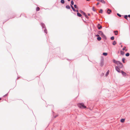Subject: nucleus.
I'll use <instances>...</instances> for the list:
<instances>
[{"label": "nucleus", "mask_w": 130, "mask_h": 130, "mask_svg": "<svg viewBox=\"0 0 130 130\" xmlns=\"http://www.w3.org/2000/svg\"><path fill=\"white\" fill-rule=\"evenodd\" d=\"M77 106L80 108L81 109H84L86 108V107L85 106L84 103H80L77 104Z\"/></svg>", "instance_id": "obj_1"}, {"label": "nucleus", "mask_w": 130, "mask_h": 130, "mask_svg": "<svg viewBox=\"0 0 130 130\" xmlns=\"http://www.w3.org/2000/svg\"><path fill=\"white\" fill-rule=\"evenodd\" d=\"M118 66L120 68H122L123 67V64L122 63L119 61H117L116 62Z\"/></svg>", "instance_id": "obj_2"}, {"label": "nucleus", "mask_w": 130, "mask_h": 130, "mask_svg": "<svg viewBox=\"0 0 130 130\" xmlns=\"http://www.w3.org/2000/svg\"><path fill=\"white\" fill-rule=\"evenodd\" d=\"M80 11L84 15L86 18H87L88 17L85 12L81 10H80Z\"/></svg>", "instance_id": "obj_3"}, {"label": "nucleus", "mask_w": 130, "mask_h": 130, "mask_svg": "<svg viewBox=\"0 0 130 130\" xmlns=\"http://www.w3.org/2000/svg\"><path fill=\"white\" fill-rule=\"evenodd\" d=\"M99 34H100V35H101L102 37H106L104 35V34L101 31H99Z\"/></svg>", "instance_id": "obj_4"}, {"label": "nucleus", "mask_w": 130, "mask_h": 130, "mask_svg": "<svg viewBox=\"0 0 130 130\" xmlns=\"http://www.w3.org/2000/svg\"><path fill=\"white\" fill-rule=\"evenodd\" d=\"M116 70L119 72H120V69L117 66L115 67Z\"/></svg>", "instance_id": "obj_5"}, {"label": "nucleus", "mask_w": 130, "mask_h": 130, "mask_svg": "<svg viewBox=\"0 0 130 130\" xmlns=\"http://www.w3.org/2000/svg\"><path fill=\"white\" fill-rule=\"evenodd\" d=\"M54 115V114H53L52 118L53 119H54V118H55L56 117L58 116V115Z\"/></svg>", "instance_id": "obj_6"}, {"label": "nucleus", "mask_w": 130, "mask_h": 130, "mask_svg": "<svg viewBox=\"0 0 130 130\" xmlns=\"http://www.w3.org/2000/svg\"><path fill=\"white\" fill-rule=\"evenodd\" d=\"M98 27L99 29H100L102 28V26L99 24H98Z\"/></svg>", "instance_id": "obj_7"}, {"label": "nucleus", "mask_w": 130, "mask_h": 130, "mask_svg": "<svg viewBox=\"0 0 130 130\" xmlns=\"http://www.w3.org/2000/svg\"><path fill=\"white\" fill-rule=\"evenodd\" d=\"M121 72L122 73V74L123 75L126 76V73L124 72L123 71H121Z\"/></svg>", "instance_id": "obj_8"}, {"label": "nucleus", "mask_w": 130, "mask_h": 130, "mask_svg": "<svg viewBox=\"0 0 130 130\" xmlns=\"http://www.w3.org/2000/svg\"><path fill=\"white\" fill-rule=\"evenodd\" d=\"M111 12V10L110 9H108L107 10V13L108 14H110V13Z\"/></svg>", "instance_id": "obj_9"}, {"label": "nucleus", "mask_w": 130, "mask_h": 130, "mask_svg": "<svg viewBox=\"0 0 130 130\" xmlns=\"http://www.w3.org/2000/svg\"><path fill=\"white\" fill-rule=\"evenodd\" d=\"M125 119L122 118L121 119L120 122L122 123H123L125 121Z\"/></svg>", "instance_id": "obj_10"}, {"label": "nucleus", "mask_w": 130, "mask_h": 130, "mask_svg": "<svg viewBox=\"0 0 130 130\" xmlns=\"http://www.w3.org/2000/svg\"><path fill=\"white\" fill-rule=\"evenodd\" d=\"M120 53L122 55H123L124 54V53L122 51H120Z\"/></svg>", "instance_id": "obj_11"}, {"label": "nucleus", "mask_w": 130, "mask_h": 130, "mask_svg": "<svg viewBox=\"0 0 130 130\" xmlns=\"http://www.w3.org/2000/svg\"><path fill=\"white\" fill-rule=\"evenodd\" d=\"M99 2L103 4H105V2L103 0H100Z\"/></svg>", "instance_id": "obj_12"}, {"label": "nucleus", "mask_w": 130, "mask_h": 130, "mask_svg": "<svg viewBox=\"0 0 130 130\" xmlns=\"http://www.w3.org/2000/svg\"><path fill=\"white\" fill-rule=\"evenodd\" d=\"M115 34L116 35H117L118 34V31L117 30L115 31H114Z\"/></svg>", "instance_id": "obj_13"}, {"label": "nucleus", "mask_w": 130, "mask_h": 130, "mask_svg": "<svg viewBox=\"0 0 130 130\" xmlns=\"http://www.w3.org/2000/svg\"><path fill=\"white\" fill-rule=\"evenodd\" d=\"M123 50H125V51H127V49H126V47H124L122 49Z\"/></svg>", "instance_id": "obj_14"}, {"label": "nucleus", "mask_w": 130, "mask_h": 130, "mask_svg": "<svg viewBox=\"0 0 130 130\" xmlns=\"http://www.w3.org/2000/svg\"><path fill=\"white\" fill-rule=\"evenodd\" d=\"M77 15L79 17H81L82 16V15L80 13L78 12L77 13Z\"/></svg>", "instance_id": "obj_15"}, {"label": "nucleus", "mask_w": 130, "mask_h": 130, "mask_svg": "<svg viewBox=\"0 0 130 130\" xmlns=\"http://www.w3.org/2000/svg\"><path fill=\"white\" fill-rule=\"evenodd\" d=\"M71 7L72 10L74 11H76V10L74 9V8H73V7L71 5Z\"/></svg>", "instance_id": "obj_16"}, {"label": "nucleus", "mask_w": 130, "mask_h": 130, "mask_svg": "<svg viewBox=\"0 0 130 130\" xmlns=\"http://www.w3.org/2000/svg\"><path fill=\"white\" fill-rule=\"evenodd\" d=\"M97 39L98 40L100 41L101 40V37H98L97 38Z\"/></svg>", "instance_id": "obj_17"}, {"label": "nucleus", "mask_w": 130, "mask_h": 130, "mask_svg": "<svg viewBox=\"0 0 130 130\" xmlns=\"http://www.w3.org/2000/svg\"><path fill=\"white\" fill-rule=\"evenodd\" d=\"M66 7L68 9H70V6L69 5H67L66 6Z\"/></svg>", "instance_id": "obj_18"}, {"label": "nucleus", "mask_w": 130, "mask_h": 130, "mask_svg": "<svg viewBox=\"0 0 130 130\" xmlns=\"http://www.w3.org/2000/svg\"><path fill=\"white\" fill-rule=\"evenodd\" d=\"M103 55H104L106 56H107V53H103Z\"/></svg>", "instance_id": "obj_19"}, {"label": "nucleus", "mask_w": 130, "mask_h": 130, "mask_svg": "<svg viewBox=\"0 0 130 130\" xmlns=\"http://www.w3.org/2000/svg\"><path fill=\"white\" fill-rule=\"evenodd\" d=\"M61 2L62 4H63L64 3V0H61Z\"/></svg>", "instance_id": "obj_20"}, {"label": "nucleus", "mask_w": 130, "mask_h": 130, "mask_svg": "<svg viewBox=\"0 0 130 130\" xmlns=\"http://www.w3.org/2000/svg\"><path fill=\"white\" fill-rule=\"evenodd\" d=\"M116 44V42L115 41H114L112 43V44L113 45H115Z\"/></svg>", "instance_id": "obj_21"}, {"label": "nucleus", "mask_w": 130, "mask_h": 130, "mask_svg": "<svg viewBox=\"0 0 130 130\" xmlns=\"http://www.w3.org/2000/svg\"><path fill=\"white\" fill-rule=\"evenodd\" d=\"M40 8L39 7H37L36 8V11H38L40 10Z\"/></svg>", "instance_id": "obj_22"}, {"label": "nucleus", "mask_w": 130, "mask_h": 130, "mask_svg": "<svg viewBox=\"0 0 130 130\" xmlns=\"http://www.w3.org/2000/svg\"><path fill=\"white\" fill-rule=\"evenodd\" d=\"M129 54L128 53H127L126 54H125V55L126 56H129Z\"/></svg>", "instance_id": "obj_23"}, {"label": "nucleus", "mask_w": 130, "mask_h": 130, "mask_svg": "<svg viewBox=\"0 0 130 130\" xmlns=\"http://www.w3.org/2000/svg\"><path fill=\"white\" fill-rule=\"evenodd\" d=\"M125 58H122V62H123V63H125Z\"/></svg>", "instance_id": "obj_24"}, {"label": "nucleus", "mask_w": 130, "mask_h": 130, "mask_svg": "<svg viewBox=\"0 0 130 130\" xmlns=\"http://www.w3.org/2000/svg\"><path fill=\"white\" fill-rule=\"evenodd\" d=\"M103 10L102 9H101L99 11V12L101 13H102L103 12Z\"/></svg>", "instance_id": "obj_25"}, {"label": "nucleus", "mask_w": 130, "mask_h": 130, "mask_svg": "<svg viewBox=\"0 0 130 130\" xmlns=\"http://www.w3.org/2000/svg\"><path fill=\"white\" fill-rule=\"evenodd\" d=\"M128 16L127 15H125L124 16V18L126 19L127 20V18Z\"/></svg>", "instance_id": "obj_26"}, {"label": "nucleus", "mask_w": 130, "mask_h": 130, "mask_svg": "<svg viewBox=\"0 0 130 130\" xmlns=\"http://www.w3.org/2000/svg\"><path fill=\"white\" fill-rule=\"evenodd\" d=\"M114 39V37L113 36H112L111 38V40H113Z\"/></svg>", "instance_id": "obj_27"}, {"label": "nucleus", "mask_w": 130, "mask_h": 130, "mask_svg": "<svg viewBox=\"0 0 130 130\" xmlns=\"http://www.w3.org/2000/svg\"><path fill=\"white\" fill-rule=\"evenodd\" d=\"M74 7L76 8H78V7H77V6L76 5H74Z\"/></svg>", "instance_id": "obj_28"}, {"label": "nucleus", "mask_w": 130, "mask_h": 130, "mask_svg": "<svg viewBox=\"0 0 130 130\" xmlns=\"http://www.w3.org/2000/svg\"><path fill=\"white\" fill-rule=\"evenodd\" d=\"M117 61H116L115 60H114V59H113V62H114V63H116V62H117Z\"/></svg>", "instance_id": "obj_29"}, {"label": "nucleus", "mask_w": 130, "mask_h": 130, "mask_svg": "<svg viewBox=\"0 0 130 130\" xmlns=\"http://www.w3.org/2000/svg\"><path fill=\"white\" fill-rule=\"evenodd\" d=\"M71 3L72 5H73L74 4V2L73 1H72L71 2Z\"/></svg>", "instance_id": "obj_30"}, {"label": "nucleus", "mask_w": 130, "mask_h": 130, "mask_svg": "<svg viewBox=\"0 0 130 130\" xmlns=\"http://www.w3.org/2000/svg\"><path fill=\"white\" fill-rule=\"evenodd\" d=\"M117 15L119 17H121V15L118 13H117Z\"/></svg>", "instance_id": "obj_31"}, {"label": "nucleus", "mask_w": 130, "mask_h": 130, "mask_svg": "<svg viewBox=\"0 0 130 130\" xmlns=\"http://www.w3.org/2000/svg\"><path fill=\"white\" fill-rule=\"evenodd\" d=\"M92 9H93V10L94 11H95V9H94V7H92Z\"/></svg>", "instance_id": "obj_32"}, {"label": "nucleus", "mask_w": 130, "mask_h": 130, "mask_svg": "<svg viewBox=\"0 0 130 130\" xmlns=\"http://www.w3.org/2000/svg\"><path fill=\"white\" fill-rule=\"evenodd\" d=\"M109 70H108V71H107V74H106V75H108V74H109Z\"/></svg>", "instance_id": "obj_33"}, {"label": "nucleus", "mask_w": 130, "mask_h": 130, "mask_svg": "<svg viewBox=\"0 0 130 130\" xmlns=\"http://www.w3.org/2000/svg\"><path fill=\"white\" fill-rule=\"evenodd\" d=\"M47 30L46 29H45L44 30V32L46 33H47Z\"/></svg>", "instance_id": "obj_34"}, {"label": "nucleus", "mask_w": 130, "mask_h": 130, "mask_svg": "<svg viewBox=\"0 0 130 130\" xmlns=\"http://www.w3.org/2000/svg\"><path fill=\"white\" fill-rule=\"evenodd\" d=\"M99 4V3H98L96 4V5H98Z\"/></svg>", "instance_id": "obj_35"}, {"label": "nucleus", "mask_w": 130, "mask_h": 130, "mask_svg": "<svg viewBox=\"0 0 130 130\" xmlns=\"http://www.w3.org/2000/svg\"><path fill=\"white\" fill-rule=\"evenodd\" d=\"M128 17H129V18H130V15H128Z\"/></svg>", "instance_id": "obj_36"}, {"label": "nucleus", "mask_w": 130, "mask_h": 130, "mask_svg": "<svg viewBox=\"0 0 130 130\" xmlns=\"http://www.w3.org/2000/svg\"><path fill=\"white\" fill-rule=\"evenodd\" d=\"M97 36H99V35H97Z\"/></svg>", "instance_id": "obj_37"}, {"label": "nucleus", "mask_w": 130, "mask_h": 130, "mask_svg": "<svg viewBox=\"0 0 130 130\" xmlns=\"http://www.w3.org/2000/svg\"><path fill=\"white\" fill-rule=\"evenodd\" d=\"M76 11H77V12H78V10H76Z\"/></svg>", "instance_id": "obj_38"}, {"label": "nucleus", "mask_w": 130, "mask_h": 130, "mask_svg": "<svg viewBox=\"0 0 130 130\" xmlns=\"http://www.w3.org/2000/svg\"><path fill=\"white\" fill-rule=\"evenodd\" d=\"M88 15H90V14H88Z\"/></svg>", "instance_id": "obj_39"}, {"label": "nucleus", "mask_w": 130, "mask_h": 130, "mask_svg": "<svg viewBox=\"0 0 130 130\" xmlns=\"http://www.w3.org/2000/svg\"><path fill=\"white\" fill-rule=\"evenodd\" d=\"M1 100V98H0V101Z\"/></svg>", "instance_id": "obj_40"}, {"label": "nucleus", "mask_w": 130, "mask_h": 130, "mask_svg": "<svg viewBox=\"0 0 130 130\" xmlns=\"http://www.w3.org/2000/svg\"><path fill=\"white\" fill-rule=\"evenodd\" d=\"M68 1H70V0H68Z\"/></svg>", "instance_id": "obj_41"}, {"label": "nucleus", "mask_w": 130, "mask_h": 130, "mask_svg": "<svg viewBox=\"0 0 130 130\" xmlns=\"http://www.w3.org/2000/svg\"><path fill=\"white\" fill-rule=\"evenodd\" d=\"M87 0V1H89L90 0Z\"/></svg>", "instance_id": "obj_42"}]
</instances>
